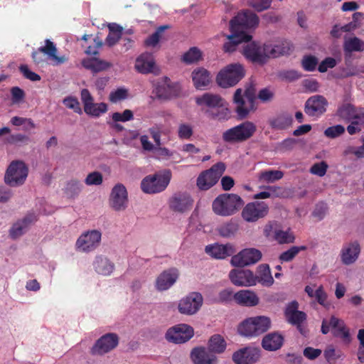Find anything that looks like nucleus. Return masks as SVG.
<instances>
[{"instance_id": "f257e3e1", "label": "nucleus", "mask_w": 364, "mask_h": 364, "mask_svg": "<svg viewBox=\"0 0 364 364\" xmlns=\"http://www.w3.org/2000/svg\"><path fill=\"white\" fill-rule=\"evenodd\" d=\"M244 205V201L237 194L223 193L219 195L213 202V212L221 216H230L235 214Z\"/></svg>"}, {"instance_id": "f03ea898", "label": "nucleus", "mask_w": 364, "mask_h": 364, "mask_svg": "<svg viewBox=\"0 0 364 364\" xmlns=\"http://www.w3.org/2000/svg\"><path fill=\"white\" fill-rule=\"evenodd\" d=\"M272 326L269 317L257 316L244 320L238 326L239 333L245 337H257L266 333Z\"/></svg>"}, {"instance_id": "7ed1b4c3", "label": "nucleus", "mask_w": 364, "mask_h": 364, "mask_svg": "<svg viewBox=\"0 0 364 364\" xmlns=\"http://www.w3.org/2000/svg\"><path fill=\"white\" fill-rule=\"evenodd\" d=\"M256 125L250 122L245 121L223 133V140L229 144L241 143L250 139L256 132Z\"/></svg>"}, {"instance_id": "20e7f679", "label": "nucleus", "mask_w": 364, "mask_h": 364, "mask_svg": "<svg viewBox=\"0 0 364 364\" xmlns=\"http://www.w3.org/2000/svg\"><path fill=\"white\" fill-rule=\"evenodd\" d=\"M28 175V168L26 163L21 160L12 161L8 166L5 175L4 183L10 187L22 186Z\"/></svg>"}, {"instance_id": "39448f33", "label": "nucleus", "mask_w": 364, "mask_h": 364, "mask_svg": "<svg viewBox=\"0 0 364 364\" xmlns=\"http://www.w3.org/2000/svg\"><path fill=\"white\" fill-rule=\"evenodd\" d=\"M171 173L167 171L164 173H154L144 177L141 182L142 191L148 194H155L164 191L170 183Z\"/></svg>"}, {"instance_id": "423d86ee", "label": "nucleus", "mask_w": 364, "mask_h": 364, "mask_svg": "<svg viewBox=\"0 0 364 364\" xmlns=\"http://www.w3.org/2000/svg\"><path fill=\"white\" fill-rule=\"evenodd\" d=\"M233 100L236 104L235 111L240 119L246 118L250 112H254L256 109L255 97L251 89H247L243 95L242 89H237Z\"/></svg>"}, {"instance_id": "0eeeda50", "label": "nucleus", "mask_w": 364, "mask_h": 364, "mask_svg": "<svg viewBox=\"0 0 364 364\" xmlns=\"http://www.w3.org/2000/svg\"><path fill=\"white\" fill-rule=\"evenodd\" d=\"M244 76L245 70L240 64H230L218 73L216 81L219 86L226 88L235 85Z\"/></svg>"}, {"instance_id": "6e6552de", "label": "nucleus", "mask_w": 364, "mask_h": 364, "mask_svg": "<svg viewBox=\"0 0 364 364\" xmlns=\"http://www.w3.org/2000/svg\"><path fill=\"white\" fill-rule=\"evenodd\" d=\"M225 171L223 162L214 164L210 168L203 171L197 178V186L200 190L206 191L213 187L218 181Z\"/></svg>"}, {"instance_id": "1a4fd4ad", "label": "nucleus", "mask_w": 364, "mask_h": 364, "mask_svg": "<svg viewBox=\"0 0 364 364\" xmlns=\"http://www.w3.org/2000/svg\"><path fill=\"white\" fill-rule=\"evenodd\" d=\"M258 16L249 10H245L237 14L230 21L231 32H245L247 28L257 27L259 24Z\"/></svg>"}, {"instance_id": "9d476101", "label": "nucleus", "mask_w": 364, "mask_h": 364, "mask_svg": "<svg viewBox=\"0 0 364 364\" xmlns=\"http://www.w3.org/2000/svg\"><path fill=\"white\" fill-rule=\"evenodd\" d=\"M57 52L58 50L54 43L49 39H46L44 46L40 47L37 50L32 53V58L36 64H43L45 63V59L41 53H44L53 61L54 65H58L66 63L68 60V57L65 55L58 56Z\"/></svg>"}, {"instance_id": "9b49d317", "label": "nucleus", "mask_w": 364, "mask_h": 364, "mask_svg": "<svg viewBox=\"0 0 364 364\" xmlns=\"http://www.w3.org/2000/svg\"><path fill=\"white\" fill-rule=\"evenodd\" d=\"M223 102L224 100L220 96L212 93H205L202 96L196 98V102L198 105L206 106L210 108H218L221 109V112H211L210 113L213 119H220L228 114V109L223 107Z\"/></svg>"}, {"instance_id": "f8f14e48", "label": "nucleus", "mask_w": 364, "mask_h": 364, "mask_svg": "<svg viewBox=\"0 0 364 364\" xmlns=\"http://www.w3.org/2000/svg\"><path fill=\"white\" fill-rule=\"evenodd\" d=\"M269 213V206L265 202L248 203L242 210V217L246 222L254 223L264 218Z\"/></svg>"}, {"instance_id": "ddd939ff", "label": "nucleus", "mask_w": 364, "mask_h": 364, "mask_svg": "<svg viewBox=\"0 0 364 364\" xmlns=\"http://www.w3.org/2000/svg\"><path fill=\"white\" fill-rule=\"evenodd\" d=\"M84 112L91 117H99L107 112V105L105 102L95 103L94 98L87 89H82L80 92Z\"/></svg>"}, {"instance_id": "4468645a", "label": "nucleus", "mask_w": 364, "mask_h": 364, "mask_svg": "<svg viewBox=\"0 0 364 364\" xmlns=\"http://www.w3.org/2000/svg\"><path fill=\"white\" fill-rule=\"evenodd\" d=\"M194 334L193 328L185 323L177 324L168 328L166 333V339L173 343H183L189 341Z\"/></svg>"}, {"instance_id": "2eb2a0df", "label": "nucleus", "mask_w": 364, "mask_h": 364, "mask_svg": "<svg viewBox=\"0 0 364 364\" xmlns=\"http://www.w3.org/2000/svg\"><path fill=\"white\" fill-rule=\"evenodd\" d=\"M102 233L97 230H90L82 234L77 240L76 248L84 252H90L95 250L100 243Z\"/></svg>"}, {"instance_id": "dca6fc26", "label": "nucleus", "mask_w": 364, "mask_h": 364, "mask_svg": "<svg viewBox=\"0 0 364 364\" xmlns=\"http://www.w3.org/2000/svg\"><path fill=\"white\" fill-rule=\"evenodd\" d=\"M262 254L256 248H246L232 257L231 264L234 267H245L259 262Z\"/></svg>"}, {"instance_id": "f3484780", "label": "nucleus", "mask_w": 364, "mask_h": 364, "mask_svg": "<svg viewBox=\"0 0 364 364\" xmlns=\"http://www.w3.org/2000/svg\"><path fill=\"white\" fill-rule=\"evenodd\" d=\"M119 343V336L114 333H108L97 340L91 349L92 355H103L114 349Z\"/></svg>"}, {"instance_id": "a211bd4d", "label": "nucleus", "mask_w": 364, "mask_h": 364, "mask_svg": "<svg viewBox=\"0 0 364 364\" xmlns=\"http://www.w3.org/2000/svg\"><path fill=\"white\" fill-rule=\"evenodd\" d=\"M203 299L198 292H191L183 298L178 304V311L181 314L193 315L201 307Z\"/></svg>"}, {"instance_id": "6ab92c4d", "label": "nucleus", "mask_w": 364, "mask_h": 364, "mask_svg": "<svg viewBox=\"0 0 364 364\" xmlns=\"http://www.w3.org/2000/svg\"><path fill=\"white\" fill-rule=\"evenodd\" d=\"M299 303L296 300L289 302L286 306L284 314L287 321L291 325L296 326L302 333L301 323L306 320L307 316L305 312L299 311Z\"/></svg>"}, {"instance_id": "aec40b11", "label": "nucleus", "mask_w": 364, "mask_h": 364, "mask_svg": "<svg viewBox=\"0 0 364 364\" xmlns=\"http://www.w3.org/2000/svg\"><path fill=\"white\" fill-rule=\"evenodd\" d=\"M109 205L116 211H122L127 208L128 194L123 184L118 183L113 187L110 194Z\"/></svg>"}, {"instance_id": "412c9836", "label": "nucleus", "mask_w": 364, "mask_h": 364, "mask_svg": "<svg viewBox=\"0 0 364 364\" xmlns=\"http://www.w3.org/2000/svg\"><path fill=\"white\" fill-rule=\"evenodd\" d=\"M327 100L322 95H314L305 102L304 112L311 117H318L326 111Z\"/></svg>"}, {"instance_id": "4be33fe9", "label": "nucleus", "mask_w": 364, "mask_h": 364, "mask_svg": "<svg viewBox=\"0 0 364 364\" xmlns=\"http://www.w3.org/2000/svg\"><path fill=\"white\" fill-rule=\"evenodd\" d=\"M229 277L232 283L238 287H250L257 284V278L249 269H232Z\"/></svg>"}, {"instance_id": "5701e85b", "label": "nucleus", "mask_w": 364, "mask_h": 364, "mask_svg": "<svg viewBox=\"0 0 364 364\" xmlns=\"http://www.w3.org/2000/svg\"><path fill=\"white\" fill-rule=\"evenodd\" d=\"M292 44L287 40H279L273 44H264L263 50L267 53V60L269 58H278L281 55H289L293 50Z\"/></svg>"}, {"instance_id": "b1692460", "label": "nucleus", "mask_w": 364, "mask_h": 364, "mask_svg": "<svg viewBox=\"0 0 364 364\" xmlns=\"http://www.w3.org/2000/svg\"><path fill=\"white\" fill-rule=\"evenodd\" d=\"M243 55L250 61L263 65L267 63V53L256 42H252L245 45L242 50Z\"/></svg>"}, {"instance_id": "393cba45", "label": "nucleus", "mask_w": 364, "mask_h": 364, "mask_svg": "<svg viewBox=\"0 0 364 364\" xmlns=\"http://www.w3.org/2000/svg\"><path fill=\"white\" fill-rule=\"evenodd\" d=\"M193 205V200L187 193H175L169 200V207L174 212L185 213L190 210Z\"/></svg>"}, {"instance_id": "a878e982", "label": "nucleus", "mask_w": 364, "mask_h": 364, "mask_svg": "<svg viewBox=\"0 0 364 364\" xmlns=\"http://www.w3.org/2000/svg\"><path fill=\"white\" fill-rule=\"evenodd\" d=\"M260 351L257 348H245L235 352L232 360L236 364H252L258 360Z\"/></svg>"}, {"instance_id": "bb28decb", "label": "nucleus", "mask_w": 364, "mask_h": 364, "mask_svg": "<svg viewBox=\"0 0 364 364\" xmlns=\"http://www.w3.org/2000/svg\"><path fill=\"white\" fill-rule=\"evenodd\" d=\"M205 252L215 259H225L232 256L235 250L234 247L230 244L220 245L215 243L205 247Z\"/></svg>"}, {"instance_id": "cd10ccee", "label": "nucleus", "mask_w": 364, "mask_h": 364, "mask_svg": "<svg viewBox=\"0 0 364 364\" xmlns=\"http://www.w3.org/2000/svg\"><path fill=\"white\" fill-rule=\"evenodd\" d=\"M284 341L282 333L274 331L266 334L262 340V347L268 351H276L280 349Z\"/></svg>"}, {"instance_id": "c85d7f7f", "label": "nucleus", "mask_w": 364, "mask_h": 364, "mask_svg": "<svg viewBox=\"0 0 364 364\" xmlns=\"http://www.w3.org/2000/svg\"><path fill=\"white\" fill-rule=\"evenodd\" d=\"M330 325L335 337L341 338L342 341L347 344L350 343L351 337L349 329L346 326L343 320L332 316L330 318Z\"/></svg>"}, {"instance_id": "c756f323", "label": "nucleus", "mask_w": 364, "mask_h": 364, "mask_svg": "<svg viewBox=\"0 0 364 364\" xmlns=\"http://www.w3.org/2000/svg\"><path fill=\"white\" fill-rule=\"evenodd\" d=\"M178 276V271L175 269L164 271L156 279V289L159 291H164L169 289L176 282Z\"/></svg>"}, {"instance_id": "7c9ffc66", "label": "nucleus", "mask_w": 364, "mask_h": 364, "mask_svg": "<svg viewBox=\"0 0 364 364\" xmlns=\"http://www.w3.org/2000/svg\"><path fill=\"white\" fill-rule=\"evenodd\" d=\"M135 69L140 73L148 74L154 73L155 61L150 53L140 55L136 60Z\"/></svg>"}, {"instance_id": "2f4dec72", "label": "nucleus", "mask_w": 364, "mask_h": 364, "mask_svg": "<svg viewBox=\"0 0 364 364\" xmlns=\"http://www.w3.org/2000/svg\"><path fill=\"white\" fill-rule=\"evenodd\" d=\"M360 252V245L357 241L344 245L341 255L342 262L346 265L354 263L358 259Z\"/></svg>"}, {"instance_id": "473e14b6", "label": "nucleus", "mask_w": 364, "mask_h": 364, "mask_svg": "<svg viewBox=\"0 0 364 364\" xmlns=\"http://www.w3.org/2000/svg\"><path fill=\"white\" fill-rule=\"evenodd\" d=\"M37 220V216L34 213L26 215L21 220L13 225L10 230V236L16 239L21 236L27 230L28 227Z\"/></svg>"}, {"instance_id": "72a5a7b5", "label": "nucleus", "mask_w": 364, "mask_h": 364, "mask_svg": "<svg viewBox=\"0 0 364 364\" xmlns=\"http://www.w3.org/2000/svg\"><path fill=\"white\" fill-rule=\"evenodd\" d=\"M228 42L223 45V50L226 53H232L236 50L238 44L245 42H250L252 39V36L247 34L246 32H231V34L228 36Z\"/></svg>"}, {"instance_id": "f704fd0d", "label": "nucleus", "mask_w": 364, "mask_h": 364, "mask_svg": "<svg viewBox=\"0 0 364 364\" xmlns=\"http://www.w3.org/2000/svg\"><path fill=\"white\" fill-rule=\"evenodd\" d=\"M192 360L195 364H216L217 358L210 354L205 348L199 347L192 350L191 353Z\"/></svg>"}, {"instance_id": "c9c22d12", "label": "nucleus", "mask_w": 364, "mask_h": 364, "mask_svg": "<svg viewBox=\"0 0 364 364\" xmlns=\"http://www.w3.org/2000/svg\"><path fill=\"white\" fill-rule=\"evenodd\" d=\"M233 299L237 304L245 306H255L259 304L257 294L250 290H240L234 294Z\"/></svg>"}, {"instance_id": "e433bc0d", "label": "nucleus", "mask_w": 364, "mask_h": 364, "mask_svg": "<svg viewBox=\"0 0 364 364\" xmlns=\"http://www.w3.org/2000/svg\"><path fill=\"white\" fill-rule=\"evenodd\" d=\"M192 80L197 89H202L210 82V72L203 68H198L192 72Z\"/></svg>"}, {"instance_id": "4c0bfd02", "label": "nucleus", "mask_w": 364, "mask_h": 364, "mask_svg": "<svg viewBox=\"0 0 364 364\" xmlns=\"http://www.w3.org/2000/svg\"><path fill=\"white\" fill-rule=\"evenodd\" d=\"M82 65L94 73L105 70L112 66V64L97 58H86L82 60Z\"/></svg>"}, {"instance_id": "58836bf2", "label": "nucleus", "mask_w": 364, "mask_h": 364, "mask_svg": "<svg viewBox=\"0 0 364 364\" xmlns=\"http://www.w3.org/2000/svg\"><path fill=\"white\" fill-rule=\"evenodd\" d=\"M95 271L102 275H109L114 270V265L107 257L97 256L94 262Z\"/></svg>"}, {"instance_id": "ea45409f", "label": "nucleus", "mask_w": 364, "mask_h": 364, "mask_svg": "<svg viewBox=\"0 0 364 364\" xmlns=\"http://www.w3.org/2000/svg\"><path fill=\"white\" fill-rule=\"evenodd\" d=\"M343 47L345 54L353 52H363L364 50V41L356 36L345 38Z\"/></svg>"}, {"instance_id": "a19ab883", "label": "nucleus", "mask_w": 364, "mask_h": 364, "mask_svg": "<svg viewBox=\"0 0 364 364\" xmlns=\"http://www.w3.org/2000/svg\"><path fill=\"white\" fill-rule=\"evenodd\" d=\"M258 269V275L255 276L257 282L265 287L272 286L274 283V279L271 274L269 265L266 264H260Z\"/></svg>"}, {"instance_id": "79ce46f5", "label": "nucleus", "mask_w": 364, "mask_h": 364, "mask_svg": "<svg viewBox=\"0 0 364 364\" xmlns=\"http://www.w3.org/2000/svg\"><path fill=\"white\" fill-rule=\"evenodd\" d=\"M226 341L223 337L219 334L212 336L208 344V350L214 353H222L226 348Z\"/></svg>"}, {"instance_id": "37998d69", "label": "nucleus", "mask_w": 364, "mask_h": 364, "mask_svg": "<svg viewBox=\"0 0 364 364\" xmlns=\"http://www.w3.org/2000/svg\"><path fill=\"white\" fill-rule=\"evenodd\" d=\"M170 82V80L166 77L162 84L157 85L156 87V95L158 98L168 100L176 95L175 91L172 90Z\"/></svg>"}, {"instance_id": "c03bdc74", "label": "nucleus", "mask_w": 364, "mask_h": 364, "mask_svg": "<svg viewBox=\"0 0 364 364\" xmlns=\"http://www.w3.org/2000/svg\"><path fill=\"white\" fill-rule=\"evenodd\" d=\"M358 112L354 105L351 104H344L337 109V116L346 122H350L357 114Z\"/></svg>"}, {"instance_id": "a18cd8bd", "label": "nucleus", "mask_w": 364, "mask_h": 364, "mask_svg": "<svg viewBox=\"0 0 364 364\" xmlns=\"http://www.w3.org/2000/svg\"><path fill=\"white\" fill-rule=\"evenodd\" d=\"M109 32L105 39V42L108 46L112 47L120 39L122 33V28L119 25L113 24L109 26Z\"/></svg>"}, {"instance_id": "49530a36", "label": "nucleus", "mask_w": 364, "mask_h": 364, "mask_svg": "<svg viewBox=\"0 0 364 364\" xmlns=\"http://www.w3.org/2000/svg\"><path fill=\"white\" fill-rule=\"evenodd\" d=\"M202 59V52L196 47L191 48L182 56V60L186 64L198 63Z\"/></svg>"}, {"instance_id": "de8ad7c7", "label": "nucleus", "mask_w": 364, "mask_h": 364, "mask_svg": "<svg viewBox=\"0 0 364 364\" xmlns=\"http://www.w3.org/2000/svg\"><path fill=\"white\" fill-rule=\"evenodd\" d=\"M284 176L282 171L279 170H269L262 171L259 173V179L260 181L266 183H273L281 179Z\"/></svg>"}, {"instance_id": "09e8293b", "label": "nucleus", "mask_w": 364, "mask_h": 364, "mask_svg": "<svg viewBox=\"0 0 364 364\" xmlns=\"http://www.w3.org/2000/svg\"><path fill=\"white\" fill-rule=\"evenodd\" d=\"M306 249V246H292L287 251L282 252L279 255V259L282 262H291L301 251Z\"/></svg>"}, {"instance_id": "8fccbe9b", "label": "nucleus", "mask_w": 364, "mask_h": 364, "mask_svg": "<svg viewBox=\"0 0 364 364\" xmlns=\"http://www.w3.org/2000/svg\"><path fill=\"white\" fill-rule=\"evenodd\" d=\"M238 230V225L235 222H229L220 225L218 228L220 235L224 237H230L234 236Z\"/></svg>"}, {"instance_id": "3c124183", "label": "nucleus", "mask_w": 364, "mask_h": 364, "mask_svg": "<svg viewBox=\"0 0 364 364\" xmlns=\"http://www.w3.org/2000/svg\"><path fill=\"white\" fill-rule=\"evenodd\" d=\"M318 58L312 55H305L301 61L302 68L307 72H313L318 65Z\"/></svg>"}, {"instance_id": "603ef678", "label": "nucleus", "mask_w": 364, "mask_h": 364, "mask_svg": "<svg viewBox=\"0 0 364 364\" xmlns=\"http://www.w3.org/2000/svg\"><path fill=\"white\" fill-rule=\"evenodd\" d=\"M274 238L279 244L291 243L294 240V236L289 231L275 230Z\"/></svg>"}, {"instance_id": "864d4df0", "label": "nucleus", "mask_w": 364, "mask_h": 364, "mask_svg": "<svg viewBox=\"0 0 364 364\" xmlns=\"http://www.w3.org/2000/svg\"><path fill=\"white\" fill-rule=\"evenodd\" d=\"M82 186L78 181L72 180L69 181L65 187V194L69 198L77 196L81 191Z\"/></svg>"}, {"instance_id": "5fc2aeb1", "label": "nucleus", "mask_w": 364, "mask_h": 364, "mask_svg": "<svg viewBox=\"0 0 364 364\" xmlns=\"http://www.w3.org/2000/svg\"><path fill=\"white\" fill-rule=\"evenodd\" d=\"M29 137L23 134H11L5 139V143L12 145L20 146L23 144H28Z\"/></svg>"}, {"instance_id": "6e6d98bb", "label": "nucleus", "mask_w": 364, "mask_h": 364, "mask_svg": "<svg viewBox=\"0 0 364 364\" xmlns=\"http://www.w3.org/2000/svg\"><path fill=\"white\" fill-rule=\"evenodd\" d=\"M291 123V118H287L284 117H278L275 119L270 120L269 124L272 128L276 129H287Z\"/></svg>"}, {"instance_id": "4d7b16f0", "label": "nucleus", "mask_w": 364, "mask_h": 364, "mask_svg": "<svg viewBox=\"0 0 364 364\" xmlns=\"http://www.w3.org/2000/svg\"><path fill=\"white\" fill-rule=\"evenodd\" d=\"M193 134V127L187 123H181L178 125V136L181 139H189Z\"/></svg>"}, {"instance_id": "13d9d810", "label": "nucleus", "mask_w": 364, "mask_h": 364, "mask_svg": "<svg viewBox=\"0 0 364 364\" xmlns=\"http://www.w3.org/2000/svg\"><path fill=\"white\" fill-rule=\"evenodd\" d=\"M272 0H249L248 5L257 12H262L270 8Z\"/></svg>"}, {"instance_id": "bf43d9fd", "label": "nucleus", "mask_w": 364, "mask_h": 364, "mask_svg": "<svg viewBox=\"0 0 364 364\" xmlns=\"http://www.w3.org/2000/svg\"><path fill=\"white\" fill-rule=\"evenodd\" d=\"M345 132V127L343 125L337 124L328 127L324 131V135L330 139H335L340 136Z\"/></svg>"}, {"instance_id": "052dcab7", "label": "nucleus", "mask_w": 364, "mask_h": 364, "mask_svg": "<svg viewBox=\"0 0 364 364\" xmlns=\"http://www.w3.org/2000/svg\"><path fill=\"white\" fill-rule=\"evenodd\" d=\"M279 75L281 79L289 82L295 81L302 77V74L295 70H283Z\"/></svg>"}, {"instance_id": "680f3d73", "label": "nucleus", "mask_w": 364, "mask_h": 364, "mask_svg": "<svg viewBox=\"0 0 364 364\" xmlns=\"http://www.w3.org/2000/svg\"><path fill=\"white\" fill-rule=\"evenodd\" d=\"M64 105L73 109L75 112L81 114L82 113V109L80 106V102L77 99L73 97H67L63 100Z\"/></svg>"}, {"instance_id": "e2e57ef3", "label": "nucleus", "mask_w": 364, "mask_h": 364, "mask_svg": "<svg viewBox=\"0 0 364 364\" xmlns=\"http://www.w3.org/2000/svg\"><path fill=\"white\" fill-rule=\"evenodd\" d=\"M134 114L130 109H125L122 113L114 112L112 115V119L114 122H127L133 119Z\"/></svg>"}, {"instance_id": "0e129e2a", "label": "nucleus", "mask_w": 364, "mask_h": 364, "mask_svg": "<svg viewBox=\"0 0 364 364\" xmlns=\"http://www.w3.org/2000/svg\"><path fill=\"white\" fill-rule=\"evenodd\" d=\"M127 97V90L120 87L110 92L109 100L110 102L116 103L120 100L126 99Z\"/></svg>"}, {"instance_id": "69168bd1", "label": "nucleus", "mask_w": 364, "mask_h": 364, "mask_svg": "<svg viewBox=\"0 0 364 364\" xmlns=\"http://www.w3.org/2000/svg\"><path fill=\"white\" fill-rule=\"evenodd\" d=\"M102 175L98 171H94L89 173L85 180V183L88 186H98L102 184Z\"/></svg>"}, {"instance_id": "338daca9", "label": "nucleus", "mask_w": 364, "mask_h": 364, "mask_svg": "<svg viewBox=\"0 0 364 364\" xmlns=\"http://www.w3.org/2000/svg\"><path fill=\"white\" fill-rule=\"evenodd\" d=\"M20 72L23 74V77L26 79H28L33 82L41 80V76L30 70L28 65H21L19 67Z\"/></svg>"}, {"instance_id": "774afa93", "label": "nucleus", "mask_w": 364, "mask_h": 364, "mask_svg": "<svg viewBox=\"0 0 364 364\" xmlns=\"http://www.w3.org/2000/svg\"><path fill=\"white\" fill-rule=\"evenodd\" d=\"M336 65V59L331 57H327L320 63L318 70L320 73H326L328 68H333Z\"/></svg>"}]
</instances>
